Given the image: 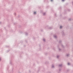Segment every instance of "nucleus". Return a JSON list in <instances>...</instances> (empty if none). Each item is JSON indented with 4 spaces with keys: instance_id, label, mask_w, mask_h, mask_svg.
<instances>
[{
    "instance_id": "obj_1",
    "label": "nucleus",
    "mask_w": 73,
    "mask_h": 73,
    "mask_svg": "<svg viewBox=\"0 0 73 73\" xmlns=\"http://www.w3.org/2000/svg\"><path fill=\"white\" fill-rule=\"evenodd\" d=\"M62 26H60V28H62Z\"/></svg>"
},
{
    "instance_id": "obj_2",
    "label": "nucleus",
    "mask_w": 73,
    "mask_h": 73,
    "mask_svg": "<svg viewBox=\"0 0 73 73\" xmlns=\"http://www.w3.org/2000/svg\"><path fill=\"white\" fill-rule=\"evenodd\" d=\"M34 14H36V12H34Z\"/></svg>"
},
{
    "instance_id": "obj_3",
    "label": "nucleus",
    "mask_w": 73,
    "mask_h": 73,
    "mask_svg": "<svg viewBox=\"0 0 73 73\" xmlns=\"http://www.w3.org/2000/svg\"><path fill=\"white\" fill-rule=\"evenodd\" d=\"M68 65H69V64H70V63H68Z\"/></svg>"
},
{
    "instance_id": "obj_4",
    "label": "nucleus",
    "mask_w": 73,
    "mask_h": 73,
    "mask_svg": "<svg viewBox=\"0 0 73 73\" xmlns=\"http://www.w3.org/2000/svg\"><path fill=\"white\" fill-rule=\"evenodd\" d=\"M43 41H45V39H43Z\"/></svg>"
},
{
    "instance_id": "obj_5",
    "label": "nucleus",
    "mask_w": 73,
    "mask_h": 73,
    "mask_svg": "<svg viewBox=\"0 0 73 73\" xmlns=\"http://www.w3.org/2000/svg\"><path fill=\"white\" fill-rule=\"evenodd\" d=\"M1 60V58H0V60Z\"/></svg>"
},
{
    "instance_id": "obj_6",
    "label": "nucleus",
    "mask_w": 73,
    "mask_h": 73,
    "mask_svg": "<svg viewBox=\"0 0 73 73\" xmlns=\"http://www.w3.org/2000/svg\"><path fill=\"white\" fill-rule=\"evenodd\" d=\"M51 0V1H52V0Z\"/></svg>"
},
{
    "instance_id": "obj_7",
    "label": "nucleus",
    "mask_w": 73,
    "mask_h": 73,
    "mask_svg": "<svg viewBox=\"0 0 73 73\" xmlns=\"http://www.w3.org/2000/svg\"><path fill=\"white\" fill-rule=\"evenodd\" d=\"M62 0V1H64V0Z\"/></svg>"
}]
</instances>
